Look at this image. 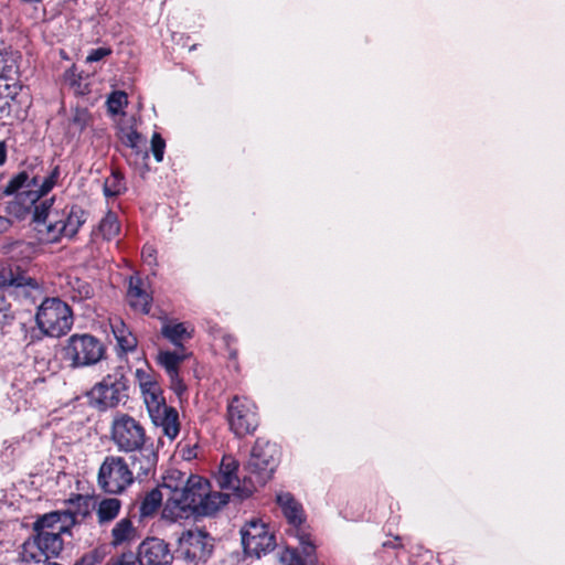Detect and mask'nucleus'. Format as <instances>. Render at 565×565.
Here are the masks:
<instances>
[{
	"label": "nucleus",
	"instance_id": "1",
	"mask_svg": "<svg viewBox=\"0 0 565 565\" xmlns=\"http://www.w3.org/2000/svg\"><path fill=\"white\" fill-rule=\"evenodd\" d=\"M161 488L168 491L162 516L175 522L193 515L200 498L209 488V481L199 475L173 468L163 476Z\"/></svg>",
	"mask_w": 565,
	"mask_h": 565
},
{
	"label": "nucleus",
	"instance_id": "2",
	"mask_svg": "<svg viewBox=\"0 0 565 565\" xmlns=\"http://www.w3.org/2000/svg\"><path fill=\"white\" fill-rule=\"evenodd\" d=\"M238 463L232 457H224L220 470L215 475V482L221 491H211L210 487L205 490L204 495L200 498L193 515L209 516L216 513L221 508L226 505L231 500L241 501L252 495L254 487L252 478L242 481L237 477Z\"/></svg>",
	"mask_w": 565,
	"mask_h": 565
},
{
	"label": "nucleus",
	"instance_id": "3",
	"mask_svg": "<svg viewBox=\"0 0 565 565\" xmlns=\"http://www.w3.org/2000/svg\"><path fill=\"white\" fill-rule=\"evenodd\" d=\"M35 322L44 335L60 338L72 329L73 312L60 298H45L38 308Z\"/></svg>",
	"mask_w": 565,
	"mask_h": 565
},
{
	"label": "nucleus",
	"instance_id": "4",
	"mask_svg": "<svg viewBox=\"0 0 565 565\" xmlns=\"http://www.w3.org/2000/svg\"><path fill=\"white\" fill-rule=\"evenodd\" d=\"M103 342L92 334H73L62 349L70 367L79 369L97 364L105 355Z\"/></svg>",
	"mask_w": 565,
	"mask_h": 565
},
{
	"label": "nucleus",
	"instance_id": "5",
	"mask_svg": "<svg viewBox=\"0 0 565 565\" xmlns=\"http://www.w3.org/2000/svg\"><path fill=\"white\" fill-rule=\"evenodd\" d=\"M134 482L132 471L125 458L114 455L105 457L97 473L100 490L117 495L124 493Z\"/></svg>",
	"mask_w": 565,
	"mask_h": 565
},
{
	"label": "nucleus",
	"instance_id": "6",
	"mask_svg": "<svg viewBox=\"0 0 565 565\" xmlns=\"http://www.w3.org/2000/svg\"><path fill=\"white\" fill-rule=\"evenodd\" d=\"M110 439L121 452L132 451L152 443L142 424L128 414H117L110 426Z\"/></svg>",
	"mask_w": 565,
	"mask_h": 565
},
{
	"label": "nucleus",
	"instance_id": "7",
	"mask_svg": "<svg viewBox=\"0 0 565 565\" xmlns=\"http://www.w3.org/2000/svg\"><path fill=\"white\" fill-rule=\"evenodd\" d=\"M277 455L278 450L275 444L257 439L246 465L248 476L243 481L252 478L254 490L257 486H264L271 478L277 467Z\"/></svg>",
	"mask_w": 565,
	"mask_h": 565
},
{
	"label": "nucleus",
	"instance_id": "8",
	"mask_svg": "<svg viewBox=\"0 0 565 565\" xmlns=\"http://www.w3.org/2000/svg\"><path fill=\"white\" fill-rule=\"evenodd\" d=\"M58 175V167H55L43 180H40L36 175H30L26 171H21L9 181L3 189V194L11 195L20 189H25L20 193V198L32 205L53 189Z\"/></svg>",
	"mask_w": 565,
	"mask_h": 565
},
{
	"label": "nucleus",
	"instance_id": "9",
	"mask_svg": "<svg viewBox=\"0 0 565 565\" xmlns=\"http://www.w3.org/2000/svg\"><path fill=\"white\" fill-rule=\"evenodd\" d=\"M89 499L78 497L76 510L54 511L44 514L33 523L34 533L42 532H58V534L65 533L72 525L81 520L85 519L89 514Z\"/></svg>",
	"mask_w": 565,
	"mask_h": 565
},
{
	"label": "nucleus",
	"instance_id": "10",
	"mask_svg": "<svg viewBox=\"0 0 565 565\" xmlns=\"http://www.w3.org/2000/svg\"><path fill=\"white\" fill-rule=\"evenodd\" d=\"M277 503L282 510L285 518L291 525L290 534L298 540V544L302 547L303 553L311 557L316 545L311 541V536L303 527V510L300 503L289 492L277 494Z\"/></svg>",
	"mask_w": 565,
	"mask_h": 565
},
{
	"label": "nucleus",
	"instance_id": "11",
	"mask_svg": "<svg viewBox=\"0 0 565 565\" xmlns=\"http://www.w3.org/2000/svg\"><path fill=\"white\" fill-rule=\"evenodd\" d=\"M88 396L99 408L115 407L128 397L127 380L119 373L108 374L93 386Z\"/></svg>",
	"mask_w": 565,
	"mask_h": 565
},
{
	"label": "nucleus",
	"instance_id": "12",
	"mask_svg": "<svg viewBox=\"0 0 565 565\" xmlns=\"http://www.w3.org/2000/svg\"><path fill=\"white\" fill-rule=\"evenodd\" d=\"M227 420L237 437L253 434L258 426L255 404L244 397H233L227 405Z\"/></svg>",
	"mask_w": 565,
	"mask_h": 565
},
{
	"label": "nucleus",
	"instance_id": "13",
	"mask_svg": "<svg viewBox=\"0 0 565 565\" xmlns=\"http://www.w3.org/2000/svg\"><path fill=\"white\" fill-rule=\"evenodd\" d=\"M242 544L247 555L260 557L273 551L276 543L275 536L267 529V525L260 521L252 520L241 530Z\"/></svg>",
	"mask_w": 565,
	"mask_h": 565
},
{
	"label": "nucleus",
	"instance_id": "14",
	"mask_svg": "<svg viewBox=\"0 0 565 565\" xmlns=\"http://www.w3.org/2000/svg\"><path fill=\"white\" fill-rule=\"evenodd\" d=\"M0 287L14 289L17 296H22L35 302L42 297V288L30 276L20 271L19 267L0 263Z\"/></svg>",
	"mask_w": 565,
	"mask_h": 565
},
{
	"label": "nucleus",
	"instance_id": "15",
	"mask_svg": "<svg viewBox=\"0 0 565 565\" xmlns=\"http://www.w3.org/2000/svg\"><path fill=\"white\" fill-rule=\"evenodd\" d=\"M210 541L205 532L189 530L180 536L178 552L186 562L206 561L213 548Z\"/></svg>",
	"mask_w": 565,
	"mask_h": 565
},
{
	"label": "nucleus",
	"instance_id": "16",
	"mask_svg": "<svg viewBox=\"0 0 565 565\" xmlns=\"http://www.w3.org/2000/svg\"><path fill=\"white\" fill-rule=\"evenodd\" d=\"M128 465L132 471L134 481H143L154 476L158 463V452L153 443H149L138 449L128 451Z\"/></svg>",
	"mask_w": 565,
	"mask_h": 565
},
{
	"label": "nucleus",
	"instance_id": "17",
	"mask_svg": "<svg viewBox=\"0 0 565 565\" xmlns=\"http://www.w3.org/2000/svg\"><path fill=\"white\" fill-rule=\"evenodd\" d=\"M28 95L18 84H6L4 90L0 92V120L7 125V120L20 118L28 107Z\"/></svg>",
	"mask_w": 565,
	"mask_h": 565
},
{
	"label": "nucleus",
	"instance_id": "18",
	"mask_svg": "<svg viewBox=\"0 0 565 565\" xmlns=\"http://www.w3.org/2000/svg\"><path fill=\"white\" fill-rule=\"evenodd\" d=\"M85 213L82 209L73 206L66 217L50 220L46 225V236L43 239L56 242L61 236L73 237L85 223Z\"/></svg>",
	"mask_w": 565,
	"mask_h": 565
},
{
	"label": "nucleus",
	"instance_id": "19",
	"mask_svg": "<svg viewBox=\"0 0 565 565\" xmlns=\"http://www.w3.org/2000/svg\"><path fill=\"white\" fill-rule=\"evenodd\" d=\"M137 559L140 565H171L173 554L163 540L148 537L139 545Z\"/></svg>",
	"mask_w": 565,
	"mask_h": 565
},
{
	"label": "nucleus",
	"instance_id": "20",
	"mask_svg": "<svg viewBox=\"0 0 565 565\" xmlns=\"http://www.w3.org/2000/svg\"><path fill=\"white\" fill-rule=\"evenodd\" d=\"M127 301L137 312L147 315L151 309L152 296L141 278L131 276L127 291Z\"/></svg>",
	"mask_w": 565,
	"mask_h": 565
},
{
	"label": "nucleus",
	"instance_id": "21",
	"mask_svg": "<svg viewBox=\"0 0 565 565\" xmlns=\"http://www.w3.org/2000/svg\"><path fill=\"white\" fill-rule=\"evenodd\" d=\"M150 417L156 426L162 428L167 437L174 439L178 436L180 431L179 415L173 407L166 406Z\"/></svg>",
	"mask_w": 565,
	"mask_h": 565
},
{
	"label": "nucleus",
	"instance_id": "22",
	"mask_svg": "<svg viewBox=\"0 0 565 565\" xmlns=\"http://www.w3.org/2000/svg\"><path fill=\"white\" fill-rule=\"evenodd\" d=\"M140 390L149 415L158 413V411L168 406L162 396L161 387L156 382L150 379L140 380Z\"/></svg>",
	"mask_w": 565,
	"mask_h": 565
},
{
	"label": "nucleus",
	"instance_id": "23",
	"mask_svg": "<svg viewBox=\"0 0 565 565\" xmlns=\"http://www.w3.org/2000/svg\"><path fill=\"white\" fill-rule=\"evenodd\" d=\"M53 204L52 199H45L39 204L36 202L34 205L33 220L38 224V232L44 234L46 236V225L50 223V220H56L57 212L53 213L51 211V206Z\"/></svg>",
	"mask_w": 565,
	"mask_h": 565
},
{
	"label": "nucleus",
	"instance_id": "24",
	"mask_svg": "<svg viewBox=\"0 0 565 565\" xmlns=\"http://www.w3.org/2000/svg\"><path fill=\"white\" fill-rule=\"evenodd\" d=\"M47 558L55 557L63 548V541L58 532H42L34 535Z\"/></svg>",
	"mask_w": 565,
	"mask_h": 565
},
{
	"label": "nucleus",
	"instance_id": "25",
	"mask_svg": "<svg viewBox=\"0 0 565 565\" xmlns=\"http://www.w3.org/2000/svg\"><path fill=\"white\" fill-rule=\"evenodd\" d=\"M161 334L177 348L182 349V342L191 337L184 323L164 322Z\"/></svg>",
	"mask_w": 565,
	"mask_h": 565
},
{
	"label": "nucleus",
	"instance_id": "26",
	"mask_svg": "<svg viewBox=\"0 0 565 565\" xmlns=\"http://www.w3.org/2000/svg\"><path fill=\"white\" fill-rule=\"evenodd\" d=\"M121 508V502L116 498H105L97 507L96 514L100 524L108 523L117 518Z\"/></svg>",
	"mask_w": 565,
	"mask_h": 565
},
{
	"label": "nucleus",
	"instance_id": "27",
	"mask_svg": "<svg viewBox=\"0 0 565 565\" xmlns=\"http://www.w3.org/2000/svg\"><path fill=\"white\" fill-rule=\"evenodd\" d=\"M114 335L124 352L134 351L138 344L137 338L126 328L121 320L111 324Z\"/></svg>",
	"mask_w": 565,
	"mask_h": 565
},
{
	"label": "nucleus",
	"instance_id": "28",
	"mask_svg": "<svg viewBox=\"0 0 565 565\" xmlns=\"http://www.w3.org/2000/svg\"><path fill=\"white\" fill-rule=\"evenodd\" d=\"M185 358L186 355L179 351L160 350L158 353V362L164 367L168 375L179 373V366Z\"/></svg>",
	"mask_w": 565,
	"mask_h": 565
},
{
	"label": "nucleus",
	"instance_id": "29",
	"mask_svg": "<svg viewBox=\"0 0 565 565\" xmlns=\"http://www.w3.org/2000/svg\"><path fill=\"white\" fill-rule=\"evenodd\" d=\"M20 555L22 561L26 563H42L49 559L35 536L23 543Z\"/></svg>",
	"mask_w": 565,
	"mask_h": 565
},
{
	"label": "nucleus",
	"instance_id": "30",
	"mask_svg": "<svg viewBox=\"0 0 565 565\" xmlns=\"http://www.w3.org/2000/svg\"><path fill=\"white\" fill-rule=\"evenodd\" d=\"M162 499L163 494L159 488L147 492L140 502V515L143 518L152 515L160 508Z\"/></svg>",
	"mask_w": 565,
	"mask_h": 565
},
{
	"label": "nucleus",
	"instance_id": "31",
	"mask_svg": "<svg viewBox=\"0 0 565 565\" xmlns=\"http://www.w3.org/2000/svg\"><path fill=\"white\" fill-rule=\"evenodd\" d=\"M130 150V154L135 153L141 156L143 160L148 159L149 150H151L157 162H161L164 154L166 143H150V148L147 143H125Z\"/></svg>",
	"mask_w": 565,
	"mask_h": 565
},
{
	"label": "nucleus",
	"instance_id": "32",
	"mask_svg": "<svg viewBox=\"0 0 565 565\" xmlns=\"http://www.w3.org/2000/svg\"><path fill=\"white\" fill-rule=\"evenodd\" d=\"M111 544L120 545L135 537V527L129 519H121L111 530Z\"/></svg>",
	"mask_w": 565,
	"mask_h": 565
},
{
	"label": "nucleus",
	"instance_id": "33",
	"mask_svg": "<svg viewBox=\"0 0 565 565\" xmlns=\"http://www.w3.org/2000/svg\"><path fill=\"white\" fill-rule=\"evenodd\" d=\"M126 182L124 180L122 174L114 170L111 174L106 178L103 186V191L105 196L114 198L122 194L126 191Z\"/></svg>",
	"mask_w": 565,
	"mask_h": 565
},
{
	"label": "nucleus",
	"instance_id": "34",
	"mask_svg": "<svg viewBox=\"0 0 565 565\" xmlns=\"http://www.w3.org/2000/svg\"><path fill=\"white\" fill-rule=\"evenodd\" d=\"M300 550L302 547L299 545ZM316 552V550L313 551ZM302 556L299 554L298 548L287 547L280 556V561L285 565H315V553H312L311 557L307 556L303 551H301Z\"/></svg>",
	"mask_w": 565,
	"mask_h": 565
},
{
	"label": "nucleus",
	"instance_id": "35",
	"mask_svg": "<svg viewBox=\"0 0 565 565\" xmlns=\"http://www.w3.org/2000/svg\"><path fill=\"white\" fill-rule=\"evenodd\" d=\"M118 138L120 141H138L141 135L134 117L122 118L118 125Z\"/></svg>",
	"mask_w": 565,
	"mask_h": 565
},
{
	"label": "nucleus",
	"instance_id": "36",
	"mask_svg": "<svg viewBox=\"0 0 565 565\" xmlns=\"http://www.w3.org/2000/svg\"><path fill=\"white\" fill-rule=\"evenodd\" d=\"M120 226L115 213L108 212L99 223V231L107 239H111L119 233Z\"/></svg>",
	"mask_w": 565,
	"mask_h": 565
},
{
	"label": "nucleus",
	"instance_id": "37",
	"mask_svg": "<svg viewBox=\"0 0 565 565\" xmlns=\"http://www.w3.org/2000/svg\"><path fill=\"white\" fill-rule=\"evenodd\" d=\"M128 104V97L125 92L117 90L110 94L107 99L108 111L113 115H117Z\"/></svg>",
	"mask_w": 565,
	"mask_h": 565
},
{
	"label": "nucleus",
	"instance_id": "38",
	"mask_svg": "<svg viewBox=\"0 0 565 565\" xmlns=\"http://www.w3.org/2000/svg\"><path fill=\"white\" fill-rule=\"evenodd\" d=\"M64 82L72 87L75 94L84 95L87 90V85L82 83V77L76 75L73 70H67L64 73Z\"/></svg>",
	"mask_w": 565,
	"mask_h": 565
},
{
	"label": "nucleus",
	"instance_id": "39",
	"mask_svg": "<svg viewBox=\"0 0 565 565\" xmlns=\"http://www.w3.org/2000/svg\"><path fill=\"white\" fill-rule=\"evenodd\" d=\"M74 291L76 295L73 296L74 299H88L94 295L93 287L81 279H75V281L72 284Z\"/></svg>",
	"mask_w": 565,
	"mask_h": 565
},
{
	"label": "nucleus",
	"instance_id": "40",
	"mask_svg": "<svg viewBox=\"0 0 565 565\" xmlns=\"http://www.w3.org/2000/svg\"><path fill=\"white\" fill-rule=\"evenodd\" d=\"M87 115L85 111L77 113L70 124L68 130L72 134V137H75L77 131H82L86 124Z\"/></svg>",
	"mask_w": 565,
	"mask_h": 565
},
{
	"label": "nucleus",
	"instance_id": "41",
	"mask_svg": "<svg viewBox=\"0 0 565 565\" xmlns=\"http://www.w3.org/2000/svg\"><path fill=\"white\" fill-rule=\"evenodd\" d=\"M141 257L150 267L157 266V249L152 245H145L141 250Z\"/></svg>",
	"mask_w": 565,
	"mask_h": 565
},
{
	"label": "nucleus",
	"instance_id": "42",
	"mask_svg": "<svg viewBox=\"0 0 565 565\" xmlns=\"http://www.w3.org/2000/svg\"><path fill=\"white\" fill-rule=\"evenodd\" d=\"M170 380V387L171 390L178 395L181 396L185 390L186 386L184 385L183 381L179 376V373L168 375Z\"/></svg>",
	"mask_w": 565,
	"mask_h": 565
},
{
	"label": "nucleus",
	"instance_id": "43",
	"mask_svg": "<svg viewBox=\"0 0 565 565\" xmlns=\"http://www.w3.org/2000/svg\"><path fill=\"white\" fill-rule=\"evenodd\" d=\"M110 53H111V50L109 47L94 49L87 55L86 62H88V63L98 62V61L103 60L104 57L108 56Z\"/></svg>",
	"mask_w": 565,
	"mask_h": 565
},
{
	"label": "nucleus",
	"instance_id": "44",
	"mask_svg": "<svg viewBox=\"0 0 565 565\" xmlns=\"http://www.w3.org/2000/svg\"><path fill=\"white\" fill-rule=\"evenodd\" d=\"M137 557L132 553H124L114 565H137Z\"/></svg>",
	"mask_w": 565,
	"mask_h": 565
},
{
	"label": "nucleus",
	"instance_id": "45",
	"mask_svg": "<svg viewBox=\"0 0 565 565\" xmlns=\"http://www.w3.org/2000/svg\"><path fill=\"white\" fill-rule=\"evenodd\" d=\"M18 252H28L29 254H31L33 252V246L29 243L18 242L13 245L12 253L17 254ZM28 257H30V255H28Z\"/></svg>",
	"mask_w": 565,
	"mask_h": 565
},
{
	"label": "nucleus",
	"instance_id": "46",
	"mask_svg": "<svg viewBox=\"0 0 565 565\" xmlns=\"http://www.w3.org/2000/svg\"><path fill=\"white\" fill-rule=\"evenodd\" d=\"M10 305L6 300L4 296L0 295V323H3L8 317Z\"/></svg>",
	"mask_w": 565,
	"mask_h": 565
},
{
	"label": "nucleus",
	"instance_id": "47",
	"mask_svg": "<svg viewBox=\"0 0 565 565\" xmlns=\"http://www.w3.org/2000/svg\"><path fill=\"white\" fill-rule=\"evenodd\" d=\"M11 225V222L9 218L4 216H0V233L6 232Z\"/></svg>",
	"mask_w": 565,
	"mask_h": 565
},
{
	"label": "nucleus",
	"instance_id": "48",
	"mask_svg": "<svg viewBox=\"0 0 565 565\" xmlns=\"http://www.w3.org/2000/svg\"><path fill=\"white\" fill-rule=\"evenodd\" d=\"M6 143H0V166H2L7 160V150Z\"/></svg>",
	"mask_w": 565,
	"mask_h": 565
},
{
	"label": "nucleus",
	"instance_id": "49",
	"mask_svg": "<svg viewBox=\"0 0 565 565\" xmlns=\"http://www.w3.org/2000/svg\"><path fill=\"white\" fill-rule=\"evenodd\" d=\"M74 565H93V562L89 558L83 557L81 561L76 562Z\"/></svg>",
	"mask_w": 565,
	"mask_h": 565
},
{
	"label": "nucleus",
	"instance_id": "50",
	"mask_svg": "<svg viewBox=\"0 0 565 565\" xmlns=\"http://www.w3.org/2000/svg\"><path fill=\"white\" fill-rule=\"evenodd\" d=\"M74 565H93V562L89 558L83 557L81 561L76 562Z\"/></svg>",
	"mask_w": 565,
	"mask_h": 565
},
{
	"label": "nucleus",
	"instance_id": "51",
	"mask_svg": "<svg viewBox=\"0 0 565 565\" xmlns=\"http://www.w3.org/2000/svg\"><path fill=\"white\" fill-rule=\"evenodd\" d=\"M150 141H164L159 132L153 131Z\"/></svg>",
	"mask_w": 565,
	"mask_h": 565
},
{
	"label": "nucleus",
	"instance_id": "52",
	"mask_svg": "<svg viewBox=\"0 0 565 565\" xmlns=\"http://www.w3.org/2000/svg\"><path fill=\"white\" fill-rule=\"evenodd\" d=\"M8 55V52L6 50L0 49V63L6 62V56Z\"/></svg>",
	"mask_w": 565,
	"mask_h": 565
},
{
	"label": "nucleus",
	"instance_id": "53",
	"mask_svg": "<svg viewBox=\"0 0 565 565\" xmlns=\"http://www.w3.org/2000/svg\"><path fill=\"white\" fill-rule=\"evenodd\" d=\"M192 456H194V455L192 454V450H189V452H188V455L185 456V458H186V459H191V457H192Z\"/></svg>",
	"mask_w": 565,
	"mask_h": 565
}]
</instances>
